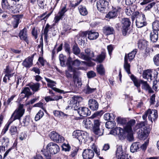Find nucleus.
<instances>
[{"instance_id": "obj_1", "label": "nucleus", "mask_w": 159, "mask_h": 159, "mask_svg": "<svg viewBox=\"0 0 159 159\" xmlns=\"http://www.w3.org/2000/svg\"><path fill=\"white\" fill-rule=\"evenodd\" d=\"M46 148L47 149L43 153L46 159H51V154H56L60 150L59 146L53 142H50L48 143L46 146Z\"/></svg>"}, {"instance_id": "obj_29", "label": "nucleus", "mask_w": 159, "mask_h": 159, "mask_svg": "<svg viewBox=\"0 0 159 159\" xmlns=\"http://www.w3.org/2000/svg\"><path fill=\"white\" fill-rule=\"evenodd\" d=\"M98 36V33L90 31L88 33V38L90 40H93L97 39Z\"/></svg>"}, {"instance_id": "obj_30", "label": "nucleus", "mask_w": 159, "mask_h": 159, "mask_svg": "<svg viewBox=\"0 0 159 159\" xmlns=\"http://www.w3.org/2000/svg\"><path fill=\"white\" fill-rule=\"evenodd\" d=\"M92 119L87 118L84 120L83 123L85 127L86 128H91L93 125L92 123Z\"/></svg>"}, {"instance_id": "obj_14", "label": "nucleus", "mask_w": 159, "mask_h": 159, "mask_svg": "<svg viewBox=\"0 0 159 159\" xmlns=\"http://www.w3.org/2000/svg\"><path fill=\"white\" fill-rule=\"evenodd\" d=\"M135 123V120H131L128 122L124 128L125 131L129 134L131 140H132L133 138L132 127L134 125Z\"/></svg>"}, {"instance_id": "obj_4", "label": "nucleus", "mask_w": 159, "mask_h": 159, "mask_svg": "<svg viewBox=\"0 0 159 159\" xmlns=\"http://www.w3.org/2000/svg\"><path fill=\"white\" fill-rule=\"evenodd\" d=\"M138 51L137 49H134L132 52L128 54V56L126 54L124 60V69L128 74L130 73V66L129 63H128V58L129 61H131L134 57L135 54Z\"/></svg>"}, {"instance_id": "obj_27", "label": "nucleus", "mask_w": 159, "mask_h": 159, "mask_svg": "<svg viewBox=\"0 0 159 159\" xmlns=\"http://www.w3.org/2000/svg\"><path fill=\"white\" fill-rule=\"evenodd\" d=\"M148 42L144 40H140L138 43V47L140 49H143L146 48L148 44Z\"/></svg>"}, {"instance_id": "obj_15", "label": "nucleus", "mask_w": 159, "mask_h": 159, "mask_svg": "<svg viewBox=\"0 0 159 159\" xmlns=\"http://www.w3.org/2000/svg\"><path fill=\"white\" fill-rule=\"evenodd\" d=\"M148 119L152 123L153 121L155 122L157 118V111L155 109H149L148 110Z\"/></svg>"}, {"instance_id": "obj_17", "label": "nucleus", "mask_w": 159, "mask_h": 159, "mask_svg": "<svg viewBox=\"0 0 159 159\" xmlns=\"http://www.w3.org/2000/svg\"><path fill=\"white\" fill-rule=\"evenodd\" d=\"M78 113L80 116L85 117L89 115L91 112L88 108L82 107L79 109L78 110Z\"/></svg>"}, {"instance_id": "obj_31", "label": "nucleus", "mask_w": 159, "mask_h": 159, "mask_svg": "<svg viewBox=\"0 0 159 159\" xmlns=\"http://www.w3.org/2000/svg\"><path fill=\"white\" fill-rule=\"evenodd\" d=\"M4 72L6 76L7 75L9 76L12 77L14 74L13 73V69L10 68L8 66H7L6 68L4 69Z\"/></svg>"}, {"instance_id": "obj_6", "label": "nucleus", "mask_w": 159, "mask_h": 159, "mask_svg": "<svg viewBox=\"0 0 159 159\" xmlns=\"http://www.w3.org/2000/svg\"><path fill=\"white\" fill-rule=\"evenodd\" d=\"M85 63L84 61H80L78 59H76L73 61H71V58L69 56L66 62V65L68 67V70L70 72H74L75 69L72 66L78 67L81 63Z\"/></svg>"}, {"instance_id": "obj_2", "label": "nucleus", "mask_w": 159, "mask_h": 159, "mask_svg": "<svg viewBox=\"0 0 159 159\" xmlns=\"http://www.w3.org/2000/svg\"><path fill=\"white\" fill-rule=\"evenodd\" d=\"M92 149H85L83 152L82 156L84 159H92L94 156V152L98 155H100L99 150L94 143L91 146Z\"/></svg>"}, {"instance_id": "obj_38", "label": "nucleus", "mask_w": 159, "mask_h": 159, "mask_svg": "<svg viewBox=\"0 0 159 159\" xmlns=\"http://www.w3.org/2000/svg\"><path fill=\"white\" fill-rule=\"evenodd\" d=\"M72 52L75 55H79L80 54V50L77 44H75L73 45L72 47Z\"/></svg>"}, {"instance_id": "obj_22", "label": "nucleus", "mask_w": 159, "mask_h": 159, "mask_svg": "<svg viewBox=\"0 0 159 159\" xmlns=\"http://www.w3.org/2000/svg\"><path fill=\"white\" fill-rule=\"evenodd\" d=\"M34 56V54L31 57H29L25 60L22 63L23 65L26 67H29L32 66L33 64V58Z\"/></svg>"}, {"instance_id": "obj_45", "label": "nucleus", "mask_w": 159, "mask_h": 159, "mask_svg": "<svg viewBox=\"0 0 159 159\" xmlns=\"http://www.w3.org/2000/svg\"><path fill=\"white\" fill-rule=\"evenodd\" d=\"M21 93H24L25 97H28L31 94V93L30 92V90L28 87L25 88L22 91Z\"/></svg>"}, {"instance_id": "obj_54", "label": "nucleus", "mask_w": 159, "mask_h": 159, "mask_svg": "<svg viewBox=\"0 0 159 159\" xmlns=\"http://www.w3.org/2000/svg\"><path fill=\"white\" fill-rule=\"evenodd\" d=\"M29 118L28 116H26L25 118H23L22 121L23 125L24 126L28 125L29 123Z\"/></svg>"}, {"instance_id": "obj_52", "label": "nucleus", "mask_w": 159, "mask_h": 159, "mask_svg": "<svg viewBox=\"0 0 159 159\" xmlns=\"http://www.w3.org/2000/svg\"><path fill=\"white\" fill-rule=\"evenodd\" d=\"M152 88L154 90L157 91L159 88V81H157V80L154 81Z\"/></svg>"}, {"instance_id": "obj_21", "label": "nucleus", "mask_w": 159, "mask_h": 159, "mask_svg": "<svg viewBox=\"0 0 159 159\" xmlns=\"http://www.w3.org/2000/svg\"><path fill=\"white\" fill-rule=\"evenodd\" d=\"M19 37L21 40L25 41L27 43H29V40L27 38V29L24 28L20 31L19 34Z\"/></svg>"}, {"instance_id": "obj_33", "label": "nucleus", "mask_w": 159, "mask_h": 159, "mask_svg": "<svg viewBox=\"0 0 159 159\" xmlns=\"http://www.w3.org/2000/svg\"><path fill=\"white\" fill-rule=\"evenodd\" d=\"M97 72L101 75H104L105 70L102 64L98 65L96 67Z\"/></svg>"}, {"instance_id": "obj_61", "label": "nucleus", "mask_w": 159, "mask_h": 159, "mask_svg": "<svg viewBox=\"0 0 159 159\" xmlns=\"http://www.w3.org/2000/svg\"><path fill=\"white\" fill-rule=\"evenodd\" d=\"M11 123L10 122V119H9L8 122L6 125L3 129L2 130V132L3 134H5L8 130L9 126Z\"/></svg>"}, {"instance_id": "obj_57", "label": "nucleus", "mask_w": 159, "mask_h": 159, "mask_svg": "<svg viewBox=\"0 0 159 159\" xmlns=\"http://www.w3.org/2000/svg\"><path fill=\"white\" fill-rule=\"evenodd\" d=\"M133 16L132 17V19L133 21L134 20L135 18H136V19L138 18H139L140 16V14H139V12L137 11H135L134 13L133 12Z\"/></svg>"}, {"instance_id": "obj_43", "label": "nucleus", "mask_w": 159, "mask_h": 159, "mask_svg": "<svg viewBox=\"0 0 159 159\" xmlns=\"http://www.w3.org/2000/svg\"><path fill=\"white\" fill-rule=\"evenodd\" d=\"M152 29L153 30L159 31V20H156L152 24Z\"/></svg>"}, {"instance_id": "obj_49", "label": "nucleus", "mask_w": 159, "mask_h": 159, "mask_svg": "<svg viewBox=\"0 0 159 159\" xmlns=\"http://www.w3.org/2000/svg\"><path fill=\"white\" fill-rule=\"evenodd\" d=\"M117 121L118 123L124 125L126 123V120L125 119L120 117H118L117 118Z\"/></svg>"}, {"instance_id": "obj_35", "label": "nucleus", "mask_w": 159, "mask_h": 159, "mask_svg": "<svg viewBox=\"0 0 159 159\" xmlns=\"http://www.w3.org/2000/svg\"><path fill=\"white\" fill-rule=\"evenodd\" d=\"M106 57V53L104 52H102L100 55H98L96 58L95 60L93 59V60L97 61L99 62H102L105 59Z\"/></svg>"}, {"instance_id": "obj_28", "label": "nucleus", "mask_w": 159, "mask_h": 159, "mask_svg": "<svg viewBox=\"0 0 159 159\" xmlns=\"http://www.w3.org/2000/svg\"><path fill=\"white\" fill-rule=\"evenodd\" d=\"M50 25L48 24H47L44 29L43 33L42 32L41 34L43 35L44 37V40L46 43L48 42V33L49 31V28L50 27Z\"/></svg>"}, {"instance_id": "obj_10", "label": "nucleus", "mask_w": 159, "mask_h": 159, "mask_svg": "<svg viewBox=\"0 0 159 159\" xmlns=\"http://www.w3.org/2000/svg\"><path fill=\"white\" fill-rule=\"evenodd\" d=\"M80 99H82L81 97L78 96H74L72 98L70 99L68 102V103H71L72 104V109L74 110H79L80 108L79 107L77 106L78 105L79 101Z\"/></svg>"}, {"instance_id": "obj_41", "label": "nucleus", "mask_w": 159, "mask_h": 159, "mask_svg": "<svg viewBox=\"0 0 159 159\" xmlns=\"http://www.w3.org/2000/svg\"><path fill=\"white\" fill-rule=\"evenodd\" d=\"M147 123L146 121H142L137 124L135 126V129H141L143 128H147L145 126V125Z\"/></svg>"}, {"instance_id": "obj_47", "label": "nucleus", "mask_w": 159, "mask_h": 159, "mask_svg": "<svg viewBox=\"0 0 159 159\" xmlns=\"http://www.w3.org/2000/svg\"><path fill=\"white\" fill-rule=\"evenodd\" d=\"M154 64L157 66H159V54L156 55L153 58Z\"/></svg>"}, {"instance_id": "obj_46", "label": "nucleus", "mask_w": 159, "mask_h": 159, "mask_svg": "<svg viewBox=\"0 0 159 159\" xmlns=\"http://www.w3.org/2000/svg\"><path fill=\"white\" fill-rule=\"evenodd\" d=\"M44 113L43 111L40 110L36 114L35 117V120L36 121L39 120L43 116Z\"/></svg>"}, {"instance_id": "obj_34", "label": "nucleus", "mask_w": 159, "mask_h": 159, "mask_svg": "<svg viewBox=\"0 0 159 159\" xmlns=\"http://www.w3.org/2000/svg\"><path fill=\"white\" fill-rule=\"evenodd\" d=\"M139 143L138 142L133 143L130 148L131 152L133 153L136 152L139 149Z\"/></svg>"}, {"instance_id": "obj_5", "label": "nucleus", "mask_w": 159, "mask_h": 159, "mask_svg": "<svg viewBox=\"0 0 159 159\" xmlns=\"http://www.w3.org/2000/svg\"><path fill=\"white\" fill-rule=\"evenodd\" d=\"M23 107V105L20 104L18 107L15 111L10 119L11 123L16 119L20 120L25 113V110Z\"/></svg>"}, {"instance_id": "obj_56", "label": "nucleus", "mask_w": 159, "mask_h": 159, "mask_svg": "<svg viewBox=\"0 0 159 159\" xmlns=\"http://www.w3.org/2000/svg\"><path fill=\"white\" fill-rule=\"evenodd\" d=\"M87 75L88 78H91L95 77L96 74L93 71H90L87 73Z\"/></svg>"}, {"instance_id": "obj_64", "label": "nucleus", "mask_w": 159, "mask_h": 159, "mask_svg": "<svg viewBox=\"0 0 159 159\" xmlns=\"http://www.w3.org/2000/svg\"><path fill=\"white\" fill-rule=\"evenodd\" d=\"M38 2L39 6L41 8L43 9L44 8V7L46 6V4L44 3V2L42 0H38Z\"/></svg>"}, {"instance_id": "obj_20", "label": "nucleus", "mask_w": 159, "mask_h": 159, "mask_svg": "<svg viewBox=\"0 0 159 159\" xmlns=\"http://www.w3.org/2000/svg\"><path fill=\"white\" fill-rule=\"evenodd\" d=\"M138 136L141 139H145L148 136V131L147 128H142L139 129L138 132Z\"/></svg>"}, {"instance_id": "obj_36", "label": "nucleus", "mask_w": 159, "mask_h": 159, "mask_svg": "<svg viewBox=\"0 0 159 159\" xmlns=\"http://www.w3.org/2000/svg\"><path fill=\"white\" fill-rule=\"evenodd\" d=\"M124 132L123 129L120 127L115 128L114 130V132L120 136L122 137L123 135Z\"/></svg>"}, {"instance_id": "obj_44", "label": "nucleus", "mask_w": 159, "mask_h": 159, "mask_svg": "<svg viewBox=\"0 0 159 159\" xmlns=\"http://www.w3.org/2000/svg\"><path fill=\"white\" fill-rule=\"evenodd\" d=\"M66 57L64 56L62 54H60L59 56V59L60 62V64L61 66H65V61Z\"/></svg>"}, {"instance_id": "obj_62", "label": "nucleus", "mask_w": 159, "mask_h": 159, "mask_svg": "<svg viewBox=\"0 0 159 159\" xmlns=\"http://www.w3.org/2000/svg\"><path fill=\"white\" fill-rule=\"evenodd\" d=\"M64 48L65 51L67 52L69 57L70 56V51L69 45L68 44H65Z\"/></svg>"}, {"instance_id": "obj_25", "label": "nucleus", "mask_w": 159, "mask_h": 159, "mask_svg": "<svg viewBox=\"0 0 159 159\" xmlns=\"http://www.w3.org/2000/svg\"><path fill=\"white\" fill-rule=\"evenodd\" d=\"M114 29L112 27L110 26H105L103 29V32L106 35H108L113 34Z\"/></svg>"}, {"instance_id": "obj_50", "label": "nucleus", "mask_w": 159, "mask_h": 159, "mask_svg": "<svg viewBox=\"0 0 159 159\" xmlns=\"http://www.w3.org/2000/svg\"><path fill=\"white\" fill-rule=\"evenodd\" d=\"M20 19L18 17H16L14 20L12 22V25L14 28H16L18 27V25L19 23Z\"/></svg>"}, {"instance_id": "obj_37", "label": "nucleus", "mask_w": 159, "mask_h": 159, "mask_svg": "<svg viewBox=\"0 0 159 159\" xmlns=\"http://www.w3.org/2000/svg\"><path fill=\"white\" fill-rule=\"evenodd\" d=\"M116 125V123L115 121H108L105 124L106 127L108 129H112Z\"/></svg>"}, {"instance_id": "obj_48", "label": "nucleus", "mask_w": 159, "mask_h": 159, "mask_svg": "<svg viewBox=\"0 0 159 159\" xmlns=\"http://www.w3.org/2000/svg\"><path fill=\"white\" fill-rule=\"evenodd\" d=\"M62 150L63 151H64L65 152H68L70 151V145L68 144H66L64 143L62 145Z\"/></svg>"}, {"instance_id": "obj_60", "label": "nucleus", "mask_w": 159, "mask_h": 159, "mask_svg": "<svg viewBox=\"0 0 159 159\" xmlns=\"http://www.w3.org/2000/svg\"><path fill=\"white\" fill-rule=\"evenodd\" d=\"M62 16L58 14V15L56 16L54 18V23L53 24V25H55L56 23H58L60 20L62 18Z\"/></svg>"}, {"instance_id": "obj_7", "label": "nucleus", "mask_w": 159, "mask_h": 159, "mask_svg": "<svg viewBox=\"0 0 159 159\" xmlns=\"http://www.w3.org/2000/svg\"><path fill=\"white\" fill-rule=\"evenodd\" d=\"M88 135V133L85 132L81 131L79 130H76L73 132L72 136L74 138H76L81 142L83 141Z\"/></svg>"}, {"instance_id": "obj_58", "label": "nucleus", "mask_w": 159, "mask_h": 159, "mask_svg": "<svg viewBox=\"0 0 159 159\" xmlns=\"http://www.w3.org/2000/svg\"><path fill=\"white\" fill-rule=\"evenodd\" d=\"M156 3L155 2H152L148 4L145 8L146 11L149 10L152 8L155 5Z\"/></svg>"}, {"instance_id": "obj_16", "label": "nucleus", "mask_w": 159, "mask_h": 159, "mask_svg": "<svg viewBox=\"0 0 159 159\" xmlns=\"http://www.w3.org/2000/svg\"><path fill=\"white\" fill-rule=\"evenodd\" d=\"M120 7L115 8L107 14L106 17L110 19L116 17L118 14L120 13Z\"/></svg>"}, {"instance_id": "obj_3", "label": "nucleus", "mask_w": 159, "mask_h": 159, "mask_svg": "<svg viewBox=\"0 0 159 159\" xmlns=\"http://www.w3.org/2000/svg\"><path fill=\"white\" fill-rule=\"evenodd\" d=\"M130 24L131 22L128 18H124L121 20V25L119 23L117 24L116 27L118 29L121 28L123 34L125 36L128 34V31Z\"/></svg>"}, {"instance_id": "obj_39", "label": "nucleus", "mask_w": 159, "mask_h": 159, "mask_svg": "<svg viewBox=\"0 0 159 159\" xmlns=\"http://www.w3.org/2000/svg\"><path fill=\"white\" fill-rule=\"evenodd\" d=\"M134 9L130 7H127L126 8L125 12L126 15L129 16H131L133 13Z\"/></svg>"}, {"instance_id": "obj_32", "label": "nucleus", "mask_w": 159, "mask_h": 159, "mask_svg": "<svg viewBox=\"0 0 159 159\" xmlns=\"http://www.w3.org/2000/svg\"><path fill=\"white\" fill-rule=\"evenodd\" d=\"M78 9L81 15L84 16L87 14L88 11L85 6L83 5H80L79 6Z\"/></svg>"}, {"instance_id": "obj_11", "label": "nucleus", "mask_w": 159, "mask_h": 159, "mask_svg": "<svg viewBox=\"0 0 159 159\" xmlns=\"http://www.w3.org/2000/svg\"><path fill=\"white\" fill-rule=\"evenodd\" d=\"M92 121L93 122V130L94 133L98 135L99 136L102 135L103 134V130H102V132L100 131L99 128V126L100 125V122L99 120H93L91 119Z\"/></svg>"}, {"instance_id": "obj_55", "label": "nucleus", "mask_w": 159, "mask_h": 159, "mask_svg": "<svg viewBox=\"0 0 159 159\" xmlns=\"http://www.w3.org/2000/svg\"><path fill=\"white\" fill-rule=\"evenodd\" d=\"M68 9H66V6H65L61 9V10L59 12L58 14L62 17L64 15V13Z\"/></svg>"}, {"instance_id": "obj_26", "label": "nucleus", "mask_w": 159, "mask_h": 159, "mask_svg": "<svg viewBox=\"0 0 159 159\" xmlns=\"http://www.w3.org/2000/svg\"><path fill=\"white\" fill-rule=\"evenodd\" d=\"M40 84L39 83H32L29 84V86L33 92L38 91L40 89Z\"/></svg>"}, {"instance_id": "obj_59", "label": "nucleus", "mask_w": 159, "mask_h": 159, "mask_svg": "<svg viewBox=\"0 0 159 159\" xmlns=\"http://www.w3.org/2000/svg\"><path fill=\"white\" fill-rule=\"evenodd\" d=\"M2 7L4 8H7L9 6V4L7 0H2Z\"/></svg>"}, {"instance_id": "obj_12", "label": "nucleus", "mask_w": 159, "mask_h": 159, "mask_svg": "<svg viewBox=\"0 0 159 159\" xmlns=\"http://www.w3.org/2000/svg\"><path fill=\"white\" fill-rule=\"evenodd\" d=\"M49 137L53 141L57 143H61L64 140V138L55 131H53L50 133Z\"/></svg>"}, {"instance_id": "obj_18", "label": "nucleus", "mask_w": 159, "mask_h": 159, "mask_svg": "<svg viewBox=\"0 0 159 159\" xmlns=\"http://www.w3.org/2000/svg\"><path fill=\"white\" fill-rule=\"evenodd\" d=\"M89 107L92 110H97L98 107V104L97 102L93 99H89L88 102Z\"/></svg>"}, {"instance_id": "obj_19", "label": "nucleus", "mask_w": 159, "mask_h": 159, "mask_svg": "<svg viewBox=\"0 0 159 159\" xmlns=\"http://www.w3.org/2000/svg\"><path fill=\"white\" fill-rule=\"evenodd\" d=\"M142 76L144 79H147L148 81H151L153 80L151 70L148 69L145 70L143 72Z\"/></svg>"}, {"instance_id": "obj_42", "label": "nucleus", "mask_w": 159, "mask_h": 159, "mask_svg": "<svg viewBox=\"0 0 159 159\" xmlns=\"http://www.w3.org/2000/svg\"><path fill=\"white\" fill-rule=\"evenodd\" d=\"M115 116H114L112 113H106L104 115V119L105 120L114 119Z\"/></svg>"}, {"instance_id": "obj_24", "label": "nucleus", "mask_w": 159, "mask_h": 159, "mask_svg": "<svg viewBox=\"0 0 159 159\" xmlns=\"http://www.w3.org/2000/svg\"><path fill=\"white\" fill-rule=\"evenodd\" d=\"M158 38V32L157 30H153L150 34V40L153 43L157 41Z\"/></svg>"}, {"instance_id": "obj_51", "label": "nucleus", "mask_w": 159, "mask_h": 159, "mask_svg": "<svg viewBox=\"0 0 159 159\" xmlns=\"http://www.w3.org/2000/svg\"><path fill=\"white\" fill-rule=\"evenodd\" d=\"M17 132V129L15 126H11L10 129V132L11 135H14L16 134Z\"/></svg>"}, {"instance_id": "obj_53", "label": "nucleus", "mask_w": 159, "mask_h": 159, "mask_svg": "<svg viewBox=\"0 0 159 159\" xmlns=\"http://www.w3.org/2000/svg\"><path fill=\"white\" fill-rule=\"evenodd\" d=\"M44 78L46 80L48 83V84H47V85L48 86L51 87L54 86V85L53 84H56V83L54 81L51 80L50 79L45 77Z\"/></svg>"}, {"instance_id": "obj_63", "label": "nucleus", "mask_w": 159, "mask_h": 159, "mask_svg": "<svg viewBox=\"0 0 159 159\" xmlns=\"http://www.w3.org/2000/svg\"><path fill=\"white\" fill-rule=\"evenodd\" d=\"M96 90V88H92L88 86L86 90V93L89 94L93 92Z\"/></svg>"}, {"instance_id": "obj_8", "label": "nucleus", "mask_w": 159, "mask_h": 159, "mask_svg": "<svg viewBox=\"0 0 159 159\" xmlns=\"http://www.w3.org/2000/svg\"><path fill=\"white\" fill-rule=\"evenodd\" d=\"M109 2L108 1L105 0H100L97 3L98 9L100 12L105 13L106 11V8Z\"/></svg>"}, {"instance_id": "obj_40", "label": "nucleus", "mask_w": 159, "mask_h": 159, "mask_svg": "<svg viewBox=\"0 0 159 159\" xmlns=\"http://www.w3.org/2000/svg\"><path fill=\"white\" fill-rule=\"evenodd\" d=\"M124 152L122 151V146H119L117 147L116 150V157L117 158L119 157V156L123 154Z\"/></svg>"}, {"instance_id": "obj_9", "label": "nucleus", "mask_w": 159, "mask_h": 159, "mask_svg": "<svg viewBox=\"0 0 159 159\" xmlns=\"http://www.w3.org/2000/svg\"><path fill=\"white\" fill-rule=\"evenodd\" d=\"M85 55L83 52H81L79 56V57L83 59L88 61L91 59L92 57H94V54L93 52L89 49H87L85 50Z\"/></svg>"}, {"instance_id": "obj_13", "label": "nucleus", "mask_w": 159, "mask_h": 159, "mask_svg": "<svg viewBox=\"0 0 159 159\" xmlns=\"http://www.w3.org/2000/svg\"><path fill=\"white\" fill-rule=\"evenodd\" d=\"M146 18L144 14L141 13L139 18L136 20V25L138 28H141L147 25Z\"/></svg>"}, {"instance_id": "obj_23", "label": "nucleus", "mask_w": 159, "mask_h": 159, "mask_svg": "<svg viewBox=\"0 0 159 159\" xmlns=\"http://www.w3.org/2000/svg\"><path fill=\"white\" fill-rule=\"evenodd\" d=\"M140 81L142 84L141 88L143 89L146 91H148L149 93H152L153 92L147 81L142 80H140Z\"/></svg>"}]
</instances>
